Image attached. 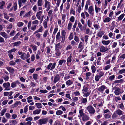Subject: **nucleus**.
<instances>
[{
  "mask_svg": "<svg viewBox=\"0 0 125 125\" xmlns=\"http://www.w3.org/2000/svg\"><path fill=\"white\" fill-rule=\"evenodd\" d=\"M83 109H81L79 111V115L78 116L81 117H82V120L83 121H85L88 120L90 119V117L83 113Z\"/></svg>",
  "mask_w": 125,
  "mask_h": 125,
  "instance_id": "nucleus-1",
  "label": "nucleus"
},
{
  "mask_svg": "<svg viewBox=\"0 0 125 125\" xmlns=\"http://www.w3.org/2000/svg\"><path fill=\"white\" fill-rule=\"evenodd\" d=\"M42 11H40L37 12L36 14V16L38 20H40V24L42 23L43 20L44 16L42 15Z\"/></svg>",
  "mask_w": 125,
  "mask_h": 125,
  "instance_id": "nucleus-2",
  "label": "nucleus"
},
{
  "mask_svg": "<svg viewBox=\"0 0 125 125\" xmlns=\"http://www.w3.org/2000/svg\"><path fill=\"white\" fill-rule=\"evenodd\" d=\"M113 89L115 90L114 93L115 95H119L120 94L122 93L123 92V90L120 89L119 87H117L116 86L114 87L113 88Z\"/></svg>",
  "mask_w": 125,
  "mask_h": 125,
  "instance_id": "nucleus-3",
  "label": "nucleus"
},
{
  "mask_svg": "<svg viewBox=\"0 0 125 125\" xmlns=\"http://www.w3.org/2000/svg\"><path fill=\"white\" fill-rule=\"evenodd\" d=\"M48 120L47 117L40 119L38 121V124L39 125L45 124L47 123Z\"/></svg>",
  "mask_w": 125,
  "mask_h": 125,
  "instance_id": "nucleus-4",
  "label": "nucleus"
},
{
  "mask_svg": "<svg viewBox=\"0 0 125 125\" xmlns=\"http://www.w3.org/2000/svg\"><path fill=\"white\" fill-rule=\"evenodd\" d=\"M86 109L90 114L93 115L95 113V110L92 105L88 106Z\"/></svg>",
  "mask_w": 125,
  "mask_h": 125,
  "instance_id": "nucleus-5",
  "label": "nucleus"
},
{
  "mask_svg": "<svg viewBox=\"0 0 125 125\" xmlns=\"http://www.w3.org/2000/svg\"><path fill=\"white\" fill-rule=\"evenodd\" d=\"M3 87L4 89L5 90H9L10 89V85L8 82L4 83L3 84Z\"/></svg>",
  "mask_w": 125,
  "mask_h": 125,
  "instance_id": "nucleus-6",
  "label": "nucleus"
},
{
  "mask_svg": "<svg viewBox=\"0 0 125 125\" xmlns=\"http://www.w3.org/2000/svg\"><path fill=\"white\" fill-rule=\"evenodd\" d=\"M56 64L55 62L53 64L52 63H50L47 67L46 69H50V70H53L55 68Z\"/></svg>",
  "mask_w": 125,
  "mask_h": 125,
  "instance_id": "nucleus-7",
  "label": "nucleus"
},
{
  "mask_svg": "<svg viewBox=\"0 0 125 125\" xmlns=\"http://www.w3.org/2000/svg\"><path fill=\"white\" fill-rule=\"evenodd\" d=\"M94 10L93 6H91L89 7L88 9V12L92 16L94 15Z\"/></svg>",
  "mask_w": 125,
  "mask_h": 125,
  "instance_id": "nucleus-8",
  "label": "nucleus"
},
{
  "mask_svg": "<svg viewBox=\"0 0 125 125\" xmlns=\"http://www.w3.org/2000/svg\"><path fill=\"white\" fill-rule=\"evenodd\" d=\"M84 44L82 42H80L78 46V48L79 49V52H81L84 48Z\"/></svg>",
  "mask_w": 125,
  "mask_h": 125,
  "instance_id": "nucleus-9",
  "label": "nucleus"
},
{
  "mask_svg": "<svg viewBox=\"0 0 125 125\" xmlns=\"http://www.w3.org/2000/svg\"><path fill=\"white\" fill-rule=\"evenodd\" d=\"M108 50V48L107 46H101L100 48V51L101 52H105Z\"/></svg>",
  "mask_w": 125,
  "mask_h": 125,
  "instance_id": "nucleus-10",
  "label": "nucleus"
},
{
  "mask_svg": "<svg viewBox=\"0 0 125 125\" xmlns=\"http://www.w3.org/2000/svg\"><path fill=\"white\" fill-rule=\"evenodd\" d=\"M107 88V87L105 85H104L99 87L97 89L99 92H101L103 91L105 89Z\"/></svg>",
  "mask_w": 125,
  "mask_h": 125,
  "instance_id": "nucleus-11",
  "label": "nucleus"
},
{
  "mask_svg": "<svg viewBox=\"0 0 125 125\" xmlns=\"http://www.w3.org/2000/svg\"><path fill=\"white\" fill-rule=\"evenodd\" d=\"M21 84L19 81H17L13 82L11 84V86L12 88H13L17 86V84L19 85Z\"/></svg>",
  "mask_w": 125,
  "mask_h": 125,
  "instance_id": "nucleus-12",
  "label": "nucleus"
},
{
  "mask_svg": "<svg viewBox=\"0 0 125 125\" xmlns=\"http://www.w3.org/2000/svg\"><path fill=\"white\" fill-rule=\"evenodd\" d=\"M60 79V77L58 74H57L54 76L53 82L56 83V82L58 81Z\"/></svg>",
  "mask_w": 125,
  "mask_h": 125,
  "instance_id": "nucleus-13",
  "label": "nucleus"
},
{
  "mask_svg": "<svg viewBox=\"0 0 125 125\" xmlns=\"http://www.w3.org/2000/svg\"><path fill=\"white\" fill-rule=\"evenodd\" d=\"M83 29L84 30H86V33L88 35H90L92 33V32L90 30V29L88 28H83Z\"/></svg>",
  "mask_w": 125,
  "mask_h": 125,
  "instance_id": "nucleus-14",
  "label": "nucleus"
},
{
  "mask_svg": "<svg viewBox=\"0 0 125 125\" xmlns=\"http://www.w3.org/2000/svg\"><path fill=\"white\" fill-rule=\"evenodd\" d=\"M110 41H111L110 40L107 41L102 40L101 41V42L103 45H107L110 43Z\"/></svg>",
  "mask_w": 125,
  "mask_h": 125,
  "instance_id": "nucleus-15",
  "label": "nucleus"
},
{
  "mask_svg": "<svg viewBox=\"0 0 125 125\" xmlns=\"http://www.w3.org/2000/svg\"><path fill=\"white\" fill-rule=\"evenodd\" d=\"M112 118L114 119H117L119 118L118 115L115 111L112 115Z\"/></svg>",
  "mask_w": 125,
  "mask_h": 125,
  "instance_id": "nucleus-16",
  "label": "nucleus"
},
{
  "mask_svg": "<svg viewBox=\"0 0 125 125\" xmlns=\"http://www.w3.org/2000/svg\"><path fill=\"white\" fill-rule=\"evenodd\" d=\"M6 69L10 73H14V70L13 68L10 67H6Z\"/></svg>",
  "mask_w": 125,
  "mask_h": 125,
  "instance_id": "nucleus-17",
  "label": "nucleus"
},
{
  "mask_svg": "<svg viewBox=\"0 0 125 125\" xmlns=\"http://www.w3.org/2000/svg\"><path fill=\"white\" fill-rule=\"evenodd\" d=\"M0 34L2 36L5 38H8V36L7 34L4 32H0Z\"/></svg>",
  "mask_w": 125,
  "mask_h": 125,
  "instance_id": "nucleus-18",
  "label": "nucleus"
},
{
  "mask_svg": "<svg viewBox=\"0 0 125 125\" xmlns=\"http://www.w3.org/2000/svg\"><path fill=\"white\" fill-rule=\"evenodd\" d=\"M90 4V2L89 1H87L85 7L84 11H87L88 6H89Z\"/></svg>",
  "mask_w": 125,
  "mask_h": 125,
  "instance_id": "nucleus-19",
  "label": "nucleus"
},
{
  "mask_svg": "<svg viewBox=\"0 0 125 125\" xmlns=\"http://www.w3.org/2000/svg\"><path fill=\"white\" fill-rule=\"evenodd\" d=\"M66 62V60L64 59H62L60 60L58 62L59 65L60 66H62L63 64L65 63Z\"/></svg>",
  "mask_w": 125,
  "mask_h": 125,
  "instance_id": "nucleus-20",
  "label": "nucleus"
},
{
  "mask_svg": "<svg viewBox=\"0 0 125 125\" xmlns=\"http://www.w3.org/2000/svg\"><path fill=\"white\" fill-rule=\"evenodd\" d=\"M80 101L82 103H86L87 102V98H84L83 97H82L80 99Z\"/></svg>",
  "mask_w": 125,
  "mask_h": 125,
  "instance_id": "nucleus-21",
  "label": "nucleus"
},
{
  "mask_svg": "<svg viewBox=\"0 0 125 125\" xmlns=\"http://www.w3.org/2000/svg\"><path fill=\"white\" fill-rule=\"evenodd\" d=\"M115 112L119 116H120L123 114V112L120 109H117Z\"/></svg>",
  "mask_w": 125,
  "mask_h": 125,
  "instance_id": "nucleus-22",
  "label": "nucleus"
},
{
  "mask_svg": "<svg viewBox=\"0 0 125 125\" xmlns=\"http://www.w3.org/2000/svg\"><path fill=\"white\" fill-rule=\"evenodd\" d=\"M42 28V26H41L40 27L38 30L35 31L34 33V34H35L39 32H42L43 31Z\"/></svg>",
  "mask_w": 125,
  "mask_h": 125,
  "instance_id": "nucleus-23",
  "label": "nucleus"
},
{
  "mask_svg": "<svg viewBox=\"0 0 125 125\" xmlns=\"http://www.w3.org/2000/svg\"><path fill=\"white\" fill-rule=\"evenodd\" d=\"M73 82L72 80H69L66 82L67 85L69 86L73 84Z\"/></svg>",
  "mask_w": 125,
  "mask_h": 125,
  "instance_id": "nucleus-24",
  "label": "nucleus"
},
{
  "mask_svg": "<svg viewBox=\"0 0 125 125\" xmlns=\"http://www.w3.org/2000/svg\"><path fill=\"white\" fill-rule=\"evenodd\" d=\"M41 109H37L34 110L33 112V114L34 115L38 114L41 112Z\"/></svg>",
  "mask_w": 125,
  "mask_h": 125,
  "instance_id": "nucleus-25",
  "label": "nucleus"
},
{
  "mask_svg": "<svg viewBox=\"0 0 125 125\" xmlns=\"http://www.w3.org/2000/svg\"><path fill=\"white\" fill-rule=\"evenodd\" d=\"M111 20V18L109 17H107L105 18L104 20H103V21L104 23L109 22Z\"/></svg>",
  "mask_w": 125,
  "mask_h": 125,
  "instance_id": "nucleus-26",
  "label": "nucleus"
},
{
  "mask_svg": "<svg viewBox=\"0 0 125 125\" xmlns=\"http://www.w3.org/2000/svg\"><path fill=\"white\" fill-rule=\"evenodd\" d=\"M51 3L49 2H45L44 7L45 8H50Z\"/></svg>",
  "mask_w": 125,
  "mask_h": 125,
  "instance_id": "nucleus-27",
  "label": "nucleus"
},
{
  "mask_svg": "<svg viewBox=\"0 0 125 125\" xmlns=\"http://www.w3.org/2000/svg\"><path fill=\"white\" fill-rule=\"evenodd\" d=\"M104 34V32L102 31H100L98 32L97 34V36L100 38L101 37L102 35Z\"/></svg>",
  "mask_w": 125,
  "mask_h": 125,
  "instance_id": "nucleus-28",
  "label": "nucleus"
},
{
  "mask_svg": "<svg viewBox=\"0 0 125 125\" xmlns=\"http://www.w3.org/2000/svg\"><path fill=\"white\" fill-rule=\"evenodd\" d=\"M125 14H122L121 15L119 16L118 18V21H121L123 19V18L125 16Z\"/></svg>",
  "mask_w": 125,
  "mask_h": 125,
  "instance_id": "nucleus-29",
  "label": "nucleus"
},
{
  "mask_svg": "<svg viewBox=\"0 0 125 125\" xmlns=\"http://www.w3.org/2000/svg\"><path fill=\"white\" fill-rule=\"evenodd\" d=\"M35 105L38 108H41L42 107L41 104L40 103H36Z\"/></svg>",
  "mask_w": 125,
  "mask_h": 125,
  "instance_id": "nucleus-30",
  "label": "nucleus"
},
{
  "mask_svg": "<svg viewBox=\"0 0 125 125\" xmlns=\"http://www.w3.org/2000/svg\"><path fill=\"white\" fill-rule=\"evenodd\" d=\"M32 15V13L31 11H29L27 13L25 14V15L24 16V17H30Z\"/></svg>",
  "mask_w": 125,
  "mask_h": 125,
  "instance_id": "nucleus-31",
  "label": "nucleus"
},
{
  "mask_svg": "<svg viewBox=\"0 0 125 125\" xmlns=\"http://www.w3.org/2000/svg\"><path fill=\"white\" fill-rule=\"evenodd\" d=\"M124 81V80L123 79L115 80L114 81V83H123Z\"/></svg>",
  "mask_w": 125,
  "mask_h": 125,
  "instance_id": "nucleus-32",
  "label": "nucleus"
},
{
  "mask_svg": "<svg viewBox=\"0 0 125 125\" xmlns=\"http://www.w3.org/2000/svg\"><path fill=\"white\" fill-rule=\"evenodd\" d=\"M56 52L55 53V54L57 56H59L61 54V52L60 50L58 49H56Z\"/></svg>",
  "mask_w": 125,
  "mask_h": 125,
  "instance_id": "nucleus-33",
  "label": "nucleus"
},
{
  "mask_svg": "<svg viewBox=\"0 0 125 125\" xmlns=\"http://www.w3.org/2000/svg\"><path fill=\"white\" fill-rule=\"evenodd\" d=\"M92 22L89 19L87 21V25L90 28H91L92 26Z\"/></svg>",
  "mask_w": 125,
  "mask_h": 125,
  "instance_id": "nucleus-34",
  "label": "nucleus"
},
{
  "mask_svg": "<svg viewBox=\"0 0 125 125\" xmlns=\"http://www.w3.org/2000/svg\"><path fill=\"white\" fill-rule=\"evenodd\" d=\"M77 12L79 13H80L82 10V9L81 8V6L80 5H79L78 7H77Z\"/></svg>",
  "mask_w": 125,
  "mask_h": 125,
  "instance_id": "nucleus-35",
  "label": "nucleus"
},
{
  "mask_svg": "<svg viewBox=\"0 0 125 125\" xmlns=\"http://www.w3.org/2000/svg\"><path fill=\"white\" fill-rule=\"evenodd\" d=\"M95 12L96 13H97L98 12L100 11L101 10V9L100 8L96 6H95Z\"/></svg>",
  "mask_w": 125,
  "mask_h": 125,
  "instance_id": "nucleus-36",
  "label": "nucleus"
},
{
  "mask_svg": "<svg viewBox=\"0 0 125 125\" xmlns=\"http://www.w3.org/2000/svg\"><path fill=\"white\" fill-rule=\"evenodd\" d=\"M21 42L20 41L16 42L13 43V45L14 46H18L21 43Z\"/></svg>",
  "mask_w": 125,
  "mask_h": 125,
  "instance_id": "nucleus-37",
  "label": "nucleus"
},
{
  "mask_svg": "<svg viewBox=\"0 0 125 125\" xmlns=\"http://www.w3.org/2000/svg\"><path fill=\"white\" fill-rule=\"evenodd\" d=\"M5 3L4 1H2L0 3V9H2Z\"/></svg>",
  "mask_w": 125,
  "mask_h": 125,
  "instance_id": "nucleus-38",
  "label": "nucleus"
},
{
  "mask_svg": "<svg viewBox=\"0 0 125 125\" xmlns=\"http://www.w3.org/2000/svg\"><path fill=\"white\" fill-rule=\"evenodd\" d=\"M111 0H105V4L104 5V8H106L107 4V2H109L111 1Z\"/></svg>",
  "mask_w": 125,
  "mask_h": 125,
  "instance_id": "nucleus-39",
  "label": "nucleus"
},
{
  "mask_svg": "<svg viewBox=\"0 0 125 125\" xmlns=\"http://www.w3.org/2000/svg\"><path fill=\"white\" fill-rule=\"evenodd\" d=\"M72 55L70 54L69 56L67 58V62H71L72 61Z\"/></svg>",
  "mask_w": 125,
  "mask_h": 125,
  "instance_id": "nucleus-40",
  "label": "nucleus"
},
{
  "mask_svg": "<svg viewBox=\"0 0 125 125\" xmlns=\"http://www.w3.org/2000/svg\"><path fill=\"white\" fill-rule=\"evenodd\" d=\"M75 17L73 16H71L69 18L70 21L72 22H74L75 21Z\"/></svg>",
  "mask_w": 125,
  "mask_h": 125,
  "instance_id": "nucleus-41",
  "label": "nucleus"
},
{
  "mask_svg": "<svg viewBox=\"0 0 125 125\" xmlns=\"http://www.w3.org/2000/svg\"><path fill=\"white\" fill-rule=\"evenodd\" d=\"M88 88L87 87H86L85 86H84L83 87V89L82 90V93H84L85 92H87L88 91Z\"/></svg>",
  "mask_w": 125,
  "mask_h": 125,
  "instance_id": "nucleus-42",
  "label": "nucleus"
},
{
  "mask_svg": "<svg viewBox=\"0 0 125 125\" xmlns=\"http://www.w3.org/2000/svg\"><path fill=\"white\" fill-rule=\"evenodd\" d=\"M41 53V52L40 51H38L37 53L36 56V59H38L39 58V56L40 55Z\"/></svg>",
  "mask_w": 125,
  "mask_h": 125,
  "instance_id": "nucleus-43",
  "label": "nucleus"
},
{
  "mask_svg": "<svg viewBox=\"0 0 125 125\" xmlns=\"http://www.w3.org/2000/svg\"><path fill=\"white\" fill-rule=\"evenodd\" d=\"M6 109H5L2 110L1 112V116H2L6 112Z\"/></svg>",
  "mask_w": 125,
  "mask_h": 125,
  "instance_id": "nucleus-44",
  "label": "nucleus"
},
{
  "mask_svg": "<svg viewBox=\"0 0 125 125\" xmlns=\"http://www.w3.org/2000/svg\"><path fill=\"white\" fill-rule=\"evenodd\" d=\"M42 0H38L37 2V6H41L42 4Z\"/></svg>",
  "mask_w": 125,
  "mask_h": 125,
  "instance_id": "nucleus-45",
  "label": "nucleus"
},
{
  "mask_svg": "<svg viewBox=\"0 0 125 125\" xmlns=\"http://www.w3.org/2000/svg\"><path fill=\"white\" fill-rule=\"evenodd\" d=\"M63 112L60 110L57 111L56 112V114L58 115H59L63 113Z\"/></svg>",
  "mask_w": 125,
  "mask_h": 125,
  "instance_id": "nucleus-46",
  "label": "nucleus"
},
{
  "mask_svg": "<svg viewBox=\"0 0 125 125\" xmlns=\"http://www.w3.org/2000/svg\"><path fill=\"white\" fill-rule=\"evenodd\" d=\"M60 32H59L57 33L56 35V40H59L61 38V37L60 36Z\"/></svg>",
  "mask_w": 125,
  "mask_h": 125,
  "instance_id": "nucleus-47",
  "label": "nucleus"
},
{
  "mask_svg": "<svg viewBox=\"0 0 125 125\" xmlns=\"http://www.w3.org/2000/svg\"><path fill=\"white\" fill-rule=\"evenodd\" d=\"M104 117L105 119H108L110 118V115L109 114H106L104 115Z\"/></svg>",
  "mask_w": 125,
  "mask_h": 125,
  "instance_id": "nucleus-48",
  "label": "nucleus"
},
{
  "mask_svg": "<svg viewBox=\"0 0 125 125\" xmlns=\"http://www.w3.org/2000/svg\"><path fill=\"white\" fill-rule=\"evenodd\" d=\"M72 26V24L71 22H69L68 24L67 29L69 30H70Z\"/></svg>",
  "mask_w": 125,
  "mask_h": 125,
  "instance_id": "nucleus-49",
  "label": "nucleus"
},
{
  "mask_svg": "<svg viewBox=\"0 0 125 125\" xmlns=\"http://www.w3.org/2000/svg\"><path fill=\"white\" fill-rule=\"evenodd\" d=\"M91 68L92 72L94 73L96 71V68L95 66L94 65L92 66H91Z\"/></svg>",
  "mask_w": 125,
  "mask_h": 125,
  "instance_id": "nucleus-50",
  "label": "nucleus"
},
{
  "mask_svg": "<svg viewBox=\"0 0 125 125\" xmlns=\"http://www.w3.org/2000/svg\"><path fill=\"white\" fill-rule=\"evenodd\" d=\"M74 39L76 42L78 43L79 42V38L76 35L75 36Z\"/></svg>",
  "mask_w": 125,
  "mask_h": 125,
  "instance_id": "nucleus-51",
  "label": "nucleus"
},
{
  "mask_svg": "<svg viewBox=\"0 0 125 125\" xmlns=\"http://www.w3.org/2000/svg\"><path fill=\"white\" fill-rule=\"evenodd\" d=\"M125 73V69H121L118 72V73L120 74Z\"/></svg>",
  "mask_w": 125,
  "mask_h": 125,
  "instance_id": "nucleus-52",
  "label": "nucleus"
},
{
  "mask_svg": "<svg viewBox=\"0 0 125 125\" xmlns=\"http://www.w3.org/2000/svg\"><path fill=\"white\" fill-rule=\"evenodd\" d=\"M118 106L121 109H122L124 108L123 104L122 103L119 104H118Z\"/></svg>",
  "mask_w": 125,
  "mask_h": 125,
  "instance_id": "nucleus-53",
  "label": "nucleus"
},
{
  "mask_svg": "<svg viewBox=\"0 0 125 125\" xmlns=\"http://www.w3.org/2000/svg\"><path fill=\"white\" fill-rule=\"evenodd\" d=\"M26 54L24 53H22L20 56L21 58L23 60H24L26 59L25 57Z\"/></svg>",
  "mask_w": 125,
  "mask_h": 125,
  "instance_id": "nucleus-54",
  "label": "nucleus"
},
{
  "mask_svg": "<svg viewBox=\"0 0 125 125\" xmlns=\"http://www.w3.org/2000/svg\"><path fill=\"white\" fill-rule=\"evenodd\" d=\"M24 24V23L21 22H19L17 24V25L18 27H21V26H23Z\"/></svg>",
  "mask_w": 125,
  "mask_h": 125,
  "instance_id": "nucleus-55",
  "label": "nucleus"
},
{
  "mask_svg": "<svg viewBox=\"0 0 125 125\" xmlns=\"http://www.w3.org/2000/svg\"><path fill=\"white\" fill-rule=\"evenodd\" d=\"M32 97L31 96H30L27 98V99L28 100V103H30L32 101Z\"/></svg>",
  "mask_w": 125,
  "mask_h": 125,
  "instance_id": "nucleus-56",
  "label": "nucleus"
},
{
  "mask_svg": "<svg viewBox=\"0 0 125 125\" xmlns=\"http://www.w3.org/2000/svg\"><path fill=\"white\" fill-rule=\"evenodd\" d=\"M3 78L5 81H7L8 80L9 77L8 76L6 75L4 77H3Z\"/></svg>",
  "mask_w": 125,
  "mask_h": 125,
  "instance_id": "nucleus-57",
  "label": "nucleus"
},
{
  "mask_svg": "<svg viewBox=\"0 0 125 125\" xmlns=\"http://www.w3.org/2000/svg\"><path fill=\"white\" fill-rule=\"evenodd\" d=\"M104 72L103 71H100L99 73V76L101 77L103 76L104 74Z\"/></svg>",
  "mask_w": 125,
  "mask_h": 125,
  "instance_id": "nucleus-58",
  "label": "nucleus"
},
{
  "mask_svg": "<svg viewBox=\"0 0 125 125\" xmlns=\"http://www.w3.org/2000/svg\"><path fill=\"white\" fill-rule=\"evenodd\" d=\"M33 79L35 80H37L38 79V75L36 74H33Z\"/></svg>",
  "mask_w": 125,
  "mask_h": 125,
  "instance_id": "nucleus-59",
  "label": "nucleus"
},
{
  "mask_svg": "<svg viewBox=\"0 0 125 125\" xmlns=\"http://www.w3.org/2000/svg\"><path fill=\"white\" fill-rule=\"evenodd\" d=\"M117 43L116 42H114L112 45V47L114 48H115L117 46Z\"/></svg>",
  "mask_w": 125,
  "mask_h": 125,
  "instance_id": "nucleus-60",
  "label": "nucleus"
},
{
  "mask_svg": "<svg viewBox=\"0 0 125 125\" xmlns=\"http://www.w3.org/2000/svg\"><path fill=\"white\" fill-rule=\"evenodd\" d=\"M13 8L14 11H16L17 9V5L16 2H15L13 5Z\"/></svg>",
  "mask_w": 125,
  "mask_h": 125,
  "instance_id": "nucleus-61",
  "label": "nucleus"
},
{
  "mask_svg": "<svg viewBox=\"0 0 125 125\" xmlns=\"http://www.w3.org/2000/svg\"><path fill=\"white\" fill-rule=\"evenodd\" d=\"M90 94V92H87L85 93L83 96L84 97H87Z\"/></svg>",
  "mask_w": 125,
  "mask_h": 125,
  "instance_id": "nucleus-62",
  "label": "nucleus"
},
{
  "mask_svg": "<svg viewBox=\"0 0 125 125\" xmlns=\"http://www.w3.org/2000/svg\"><path fill=\"white\" fill-rule=\"evenodd\" d=\"M48 33V31L47 30H46L44 31L43 34V36L45 37H46Z\"/></svg>",
  "mask_w": 125,
  "mask_h": 125,
  "instance_id": "nucleus-63",
  "label": "nucleus"
},
{
  "mask_svg": "<svg viewBox=\"0 0 125 125\" xmlns=\"http://www.w3.org/2000/svg\"><path fill=\"white\" fill-rule=\"evenodd\" d=\"M101 77L99 76V75H96L95 77V80L96 81H98L99 80V79Z\"/></svg>",
  "mask_w": 125,
  "mask_h": 125,
  "instance_id": "nucleus-64",
  "label": "nucleus"
}]
</instances>
